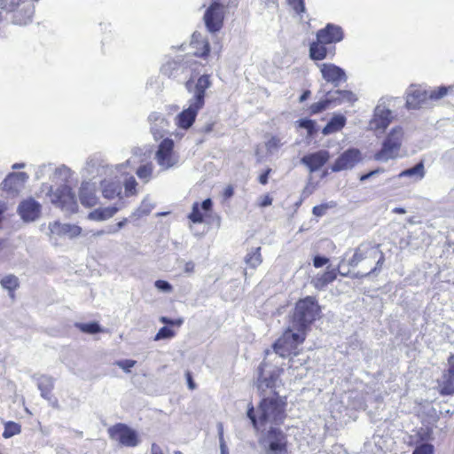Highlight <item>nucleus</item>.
<instances>
[{
	"mask_svg": "<svg viewBox=\"0 0 454 454\" xmlns=\"http://www.w3.org/2000/svg\"><path fill=\"white\" fill-rule=\"evenodd\" d=\"M282 369L270 364L266 359L258 367L257 389L261 395H264L269 389L272 395L262 397L257 409L258 418L254 415L253 406L247 410V417L255 430H259L260 427L268 423L279 425L286 418V397L278 395L275 390Z\"/></svg>",
	"mask_w": 454,
	"mask_h": 454,
	"instance_id": "f257e3e1",
	"label": "nucleus"
},
{
	"mask_svg": "<svg viewBox=\"0 0 454 454\" xmlns=\"http://www.w3.org/2000/svg\"><path fill=\"white\" fill-rule=\"evenodd\" d=\"M129 160L125 163L109 166L98 163L96 160H90L87 163V172L89 175L94 176H105V178L100 181L101 192L104 198L107 200H114L115 198L121 199L122 186L121 181L118 179L117 176H114L116 172H121L122 169L129 164Z\"/></svg>",
	"mask_w": 454,
	"mask_h": 454,
	"instance_id": "f03ea898",
	"label": "nucleus"
},
{
	"mask_svg": "<svg viewBox=\"0 0 454 454\" xmlns=\"http://www.w3.org/2000/svg\"><path fill=\"white\" fill-rule=\"evenodd\" d=\"M377 258L378 260L375 266L371 268L369 271L364 273L356 272L354 274L353 278H364L372 274H376L381 270L385 261L384 254L378 248V247H375L371 243H363L359 245L355 249L353 256L347 261L348 266L355 268L364 262L365 264H372V262Z\"/></svg>",
	"mask_w": 454,
	"mask_h": 454,
	"instance_id": "7ed1b4c3",
	"label": "nucleus"
},
{
	"mask_svg": "<svg viewBox=\"0 0 454 454\" xmlns=\"http://www.w3.org/2000/svg\"><path fill=\"white\" fill-rule=\"evenodd\" d=\"M305 338V332L296 330L289 325L283 335L273 344V351L267 350L266 356H269L274 353L283 358L290 357L289 361L293 362L291 356L298 355V347L304 341Z\"/></svg>",
	"mask_w": 454,
	"mask_h": 454,
	"instance_id": "20e7f679",
	"label": "nucleus"
},
{
	"mask_svg": "<svg viewBox=\"0 0 454 454\" xmlns=\"http://www.w3.org/2000/svg\"><path fill=\"white\" fill-rule=\"evenodd\" d=\"M318 312L319 306L316 298L307 296L296 303L290 325L293 328L306 333L315 321Z\"/></svg>",
	"mask_w": 454,
	"mask_h": 454,
	"instance_id": "39448f33",
	"label": "nucleus"
},
{
	"mask_svg": "<svg viewBox=\"0 0 454 454\" xmlns=\"http://www.w3.org/2000/svg\"><path fill=\"white\" fill-rule=\"evenodd\" d=\"M265 446L266 454H291L286 434L279 428L270 427L260 440Z\"/></svg>",
	"mask_w": 454,
	"mask_h": 454,
	"instance_id": "423d86ee",
	"label": "nucleus"
},
{
	"mask_svg": "<svg viewBox=\"0 0 454 454\" xmlns=\"http://www.w3.org/2000/svg\"><path fill=\"white\" fill-rule=\"evenodd\" d=\"M48 194L51 196V203L66 214H73L77 211L78 204L75 194L70 186L63 184L57 188L55 192H52L51 187Z\"/></svg>",
	"mask_w": 454,
	"mask_h": 454,
	"instance_id": "0eeeda50",
	"label": "nucleus"
},
{
	"mask_svg": "<svg viewBox=\"0 0 454 454\" xmlns=\"http://www.w3.org/2000/svg\"><path fill=\"white\" fill-rule=\"evenodd\" d=\"M186 90L192 94V98L188 103L193 104L195 106L203 108L205 105L206 90L212 86L209 74L200 75L194 82L190 78L184 84Z\"/></svg>",
	"mask_w": 454,
	"mask_h": 454,
	"instance_id": "6e6552de",
	"label": "nucleus"
},
{
	"mask_svg": "<svg viewBox=\"0 0 454 454\" xmlns=\"http://www.w3.org/2000/svg\"><path fill=\"white\" fill-rule=\"evenodd\" d=\"M196 65L197 62L192 58L179 56L165 62L160 67V72L169 78L176 79L184 74L188 70L195 71L193 66Z\"/></svg>",
	"mask_w": 454,
	"mask_h": 454,
	"instance_id": "1a4fd4ad",
	"label": "nucleus"
},
{
	"mask_svg": "<svg viewBox=\"0 0 454 454\" xmlns=\"http://www.w3.org/2000/svg\"><path fill=\"white\" fill-rule=\"evenodd\" d=\"M111 439L126 447H136L139 443L137 433L126 424L118 423L108 429Z\"/></svg>",
	"mask_w": 454,
	"mask_h": 454,
	"instance_id": "9d476101",
	"label": "nucleus"
},
{
	"mask_svg": "<svg viewBox=\"0 0 454 454\" xmlns=\"http://www.w3.org/2000/svg\"><path fill=\"white\" fill-rule=\"evenodd\" d=\"M174 142L172 139L165 138L159 145L155 153V160L162 170L169 169L178 162L177 157L174 153Z\"/></svg>",
	"mask_w": 454,
	"mask_h": 454,
	"instance_id": "9b49d317",
	"label": "nucleus"
},
{
	"mask_svg": "<svg viewBox=\"0 0 454 454\" xmlns=\"http://www.w3.org/2000/svg\"><path fill=\"white\" fill-rule=\"evenodd\" d=\"M223 5L217 1H213L204 14V21L207 29L210 33H215L219 31L223 24Z\"/></svg>",
	"mask_w": 454,
	"mask_h": 454,
	"instance_id": "f8f14e48",
	"label": "nucleus"
},
{
	"mask_svg": "<svg viewBox=\"0 0 454 454\" xmlns=\"http://www.w3.org/2000/svg\"><path fill=\"white\" fill-rule=\"evenodd\" d=\"M406 107L408 109L430 107L428 90L421 85L411 84L406 90Z\"/></svg>",
	"mask_w": 454,
	"mask_h": 454,
	"instance_id": "ddd939ff",
	"label": "nucleus"
},
{
	"mask_svg": "<svg viewBox=\"0 0 454 454\" xmlns=\"http://www.w3.org/2000/svg\"><path fill=\"white\" fill-rule=\"evenodd\" d=\"M362 159V153L359 149L348 148L338 156L331 169L333 172L352 169Z\"/></svg>",
	"mask_w": 454,
	"mask_h": 454,
	"instance_id": "4468645a",
	"label": "nucleus"
},
{
	"mask_svg": "<svg viewBox=\"0 0 454 454\" xmlns=\"http://www.w3.org/2000/svg\"><path fill=\"white\" fill-rule=\"evenodd\" d=\"M393 119L392 112L386 106L380 103L374 109L373 118L369 126L372 130L384 131Z\"/></svg>",
	"mask_w": 454,
	"mask_h": 454,
	"instance_id": "2eb2a0df",
	"label": "nucleus"
},
{
	"mask_svg": "<svg viewBox=\"0 0 454 454\" xmlns=\"http://www.w3.org/2000/svg\"><path fill=\"white\" fill-rule=\"evenodd\" d=\"M42 206L33 198L22 200L18 207V213L24 222H34L41 215Z\"/></svg>",
	"mask_w": 454,
	"mask_h": 454,
	"instance_id": "dca6fc26",
	"label": "nucleus"
},
{
	"mask_svg": "<svg viewBox=\"0 0 454 454\" xmlns=\"http://www.w3.org/2000/svg\"><path fill=\"white\" fill-rule=\"evenodd\" d=\"M318 67L323 78L335 87H338L341 82L347 81L346 73L340 67L331 63H324Z\"/></svg>",
	"mask_w": 454,
	"mask_h": 454,
	"instance_id": "f3484780",
	"label": "nucleus"
},
{
	"mask_svg": "<svg viewBox=\"0 0 454 454\" xmlns=\"http://www.w3.org/2000/svg\"><path fill=\"white\" fill-rule=\"evenodd\" d=\"M330 159V153L327 150H319L317 152L304 155L301 162L308 167L310 173L320 169Z\"/></svg>",
	"mask_w": 454,
	"mask_h": 454,
	"instance_id": "a211bd4d",
	"label": "nucleus"
},
{
	"mask_svg": "<svg viewBox=\"0 0 454 454\" xmlns=\"http://www.w3.org/2000/svg\"><path fill=\"white\" fill-rule=\"evenodd\" d=\"M343 30L340 26L327 24L325 27L318 30L317 38L323 43H334L343 39Z\"/></svg>",
	"mask_w": 454,
	"mask_h": 454,
	"instance_id": "6ab92c4d",
	"label": "nucleus"
},
{
	"mask_svg": "<svg viewBox=\"0 0 454 454\" xmlns=\"http://www.w3.org/2000/svg\"><path fill=\"white\" fill-rule=\"evenodd\" d=\"M79 198L81 204L86 207H92L98 203L96 194V184L91 182H82L80 187Z\"/></svg>",
	"mask_w": 454,
	"mask_h": 454,
	"instance_id": "aec40b11",
	"label": "nucleus"
},
{
	"mask_svg": "<svg viewBox=\"0 0 454 454\" xmlns=\"http://www.w3.org/2000/svg\"><path fill=\"white\" fill-rule=\"evenodd\" d=\"M201 107L195 106L192 103H188V107L184 109L176 118V125L184 129H188L192 126Z\"/></svg>",
	"mask_w": 454,
	"mask_h": 454,
	"instance_id": "412c9836",
	"label": "nucleus"
},
{
	"mask_svg": "<svg viewBox=\"0 0 454 454\" xmlns=\"http://www.w3.org/2000/svg\"><path fill=\"white\" fill-rule=\"evenodd\" d=\"M49 229L52 234L67 236L71 239L75 238L82 233V228L80 226L71 223H60L59 222L50 223Z\"/></svg>",
	"mask_w": 454,
	"mask_h": 454,
	"instance_id": "4be33fe9",
	"label": "nucleus"
},
{
	"mask_svg": "<svg viewBox=\"0 0 454 454\" xmlns=\"http://www.w3.org/2000/svg\"><path fill=\"white\" fill-rule=\"evenodd\" d=\"M328 101L334 106L344 103H354L357 100L356 96L350 90H337L333 92H327Z\"/></svg>",
	"mask_w": 454,
	"mask_h": 454,
	"instance_id": "5701e85b",
	"label": "nucleus"
},
{
	"mask_svg": "<svg viewBox=\"0 0 454 454\" xmlns=\"http://www.w3.org/2000/svg\"><path fill=\"white\" fill-rule=\"evenodd\" d=\"M191 43L195 49V56L206 58L209 54L210 44L207 39L202 38L200 33H193Z\"/></svg>",
	"mask_w": 454,
	"mask_h": 454,
	"instance_id": "b1692460",
	"label": "nucleus"
},
{
	"mask_svg": "<svg viewBox=\"0 0 454 454\" xmlns=\"http://www.w3.org/2000/svg\"><path fill=\"white\" fill-rule=\"evenodd\" d=\"M399 151L398 147L383 142L381 149L374 155V159L379 161L387 162L389 160L397 158Z\"/></svg>",
	"mask_w": 454,
	"mask_h": 454,
	"instance_id": "393cba45",
	"label": "nucleus"
},
{
	"mask_svg": "<svg viewBox=\"0 0 454 454\" xmlns=\"http://www.w3.org/2000/svg\"><path fill=\"white\" fill-rule=\"evenodd\" d=\"M450 368L448 373L443 376L442 393L445 395L454 394V355L449 358Z\"/></svg>",
	"mask_w": 454,
	"mask_h": 454,
	"instance_id": "a878e982",
	"label": "nucleus"
},
{
	"mask_svg": "<svg viewBox=\"0 0 454 454\" xmlns=\"http://www.w3.org/2000/svg\"><path fill=\"white\" fill-rule=\"evenodd\" d=\"M38 389L41 396L46 400H50L51 393L54 387V379L48 375H41L36 379Z\"/></svg>",
	"mask_w": 454,
	"mask_h": 454,
	"instance_id": "bb28decb",
	"label": "nucleus"
},
{
	"mask_svg": "<svg viewBox=\"0 0 454 454\" xmlns=\"http://www.w3.org/2000/svg\"><path fill=\"white\" fill-rule=\"evenodd\" d=\"M337 278L336 270L333 269L331 270H327L323 274H317L313 279L312 284L317 289H323L328 284L333 282Z\"/></svg>",
	"mask_w": 454,
	"mask_h": 454,
	"instance_id": "cd10ccee",
	"label": "nucleus"
},
{
	"mask_svg": "<svg viewBox=\"0 0 454 454\" xmlns=\"http://www.w3.org/2000/svg\"><path fill=\"white\" fill-rule=\"evenodd\" d=\"M425 176V168L422 161L417 163L412 168L402 171L397 177H409L411 181L416 182L421 180Z\"/></svg>",
	"mask_w": 454,
	"mask_h": 454,
	"instance_id": "c85d7f7f",
	"label": "nucleus"
},
{
	"mask_svg": "<svg viewBox=\"0 0 454 454\" xmlns=\"http://www.w3.org/2000/svg\"><path fill=\"white\" fill-rule=\"evenodd\" d=\"M346 124V118L342 114L334 115L328 123L325 126L322 130V133L325 136L330 135L332 133L337 132L340 130Z\"/></svg>",
	"mask_w": 454,
	"mask_h": 454,
	"instance_id": "c756f323",
	"label": "nucleus"
},
{
	"mask_svg": "<svg viewBox=\"0 0 454 454\" xmlns=\"http://www.w3.org/2000/svg\"><path fill=\"white\" fill-rule=\"evenodd\" d=\"M325 44L327 43L320 42L317 39V42H313L309 46V56L312 59L322 60L327 55V49Z\"/></svg>",
	"mask_w": 454,
	"mask_h": 454,
	"instance_id": "7c9ffc66",
	"label": "nucleus"
},
{
	"mask_svg": "<svg viewBox=\"0 0 454 454\" xmlns=\"http://www.w3.org/2000/svg\"><path fill=\"white\" fill-rule=\"evenodd\" d=\"M403 137V130L401 127H395L391 129V131L387 134L383 142L387 144L393 145L399 149L402 145V141Z\"/></svg>",
	"mask_w": 454,
	"mask_h": 454,
	"instance_id": "2f4dec72",
	"label": "nucleus"
},
{
	"mask_svg": "<svg viewBox=\"0 0 454 454\" xmlns=\"http://www.w3.org/2000/svg\"><path fill=\"white\" fill-rule=\"evenodd\" d=\"M72 175V170L67 166L62 165L55 169L52 176V181L67 183L69 181Z\"/></svg>",
	"mask_w": 454,
	"mask_h": 454,
	"instance_id": "473e14b6",
	"label": "nucleus"
},
{
	"mask_svg": "<svg viewBox=\"0 0 454 454\" xmlns=\"http://www.w3.org/2000/svg\"><path fill=\"white\" fill-rule=\"evenodd\" d=\"M261 247L252 248L245 257V262L252 268H256L262 263Z\"/></svg>",
	"mask_w": 454,
	"mask_h": 454,
	"instance_id": "72a5a7b5",
	"label": "nucleus"
},
{
	"mask_svg": "<svg viewBox=\"0 0 454 454\" xmlns=\"http://www.w3.org/2000/svg\"><path fill=\"white\" fill-rule=\"evenodd\" d=\"M453 88H454V86H450V87L440 86L436 89L428 90V98H429V102H430V106H432L433 102L442 98L444 96H446L448 91L452 90Z\"/></svg>",
	"mask_w": 454,
	"mask_h": 454,
	"instance_id": "f704fd0d",
	"label": "nucleus"
},
{
	"mask_svg": "<svg viewBox=\"0 0 454 454\" xmlns=\"http://www.w3.org/2000/svg\"><path fill=\"white\" fill-rule=\"evenodd\" d=\"M124 193L126 197L136 195L137 182L133 176H126L123 180Z\"/></svg>",
	"mask_w": 454,
	"mask_h": 454,
	"instance_id": "c9c22d12",
	"label": "nucleus"
},
{
	"mask_svg": "<svg viewBox=\"0 0 454 454\" xmlns=\"http://www.w3.org/2000/svg\"><path fill=\"white\" fill-rule=\"evenodd\" d=\"M1 286L10 292L11 297H13L12 292L19 286V279L14 275L5 276L1 280Z\"/></svg>",
	"mask_w": 454,
	"mask_h": 454,
	"instance_id": "e433bc0d",
	"label": "nucleus"
},
{
	"mask_svg": "<svg viewBox=\"0 0 454 454\" xmlns=\"http://www.w3.org/2000/svg\"><path fill=\"white\" fill-rule=\"evenodd\" d=\"M153 171V164L152 163H146V164L141 165L137 169L136 173H137V176H138V178L140 180L144 181L145 183H148L149 180L152 177Z\"/></svg>",
	"mask_w": 454,
	"mask_h": 454,
	"instance_id": "4c0bfd02",
	"label": "nucleus"
},
{
	"mask_svg": "<svg viewBox=\"0 0 454 454\" xmlns=\"http://www.w3.org/2000/svg\"><path fill=\"white\" fill-rule=\"evenodd\" d=\"M75 326L82 333L94 334L101 332V327L97 322L77 323Z\"/></svg>",
	"mask_w": 454,
	"mask_h": 454,
	"instance_id": "58836bf2",
	"label": "nucleus"
},
{
	"mask_svg": "<svg viewBox=\"0 0 454 454\" xmlns=\"http://www.w3.org/2000/svg\"><path fill=\"white\" fill-rule=\"evenodd\" d=\"M20 433V426L18 423L9 421L4 425L3 436L4 438H11Z\"/></svg>",
	"mask_w": 454,
	"mask_h": 454,
	"instance_id": "ea45409f",
	"label": "nucleus"
},
{
	"mask_svg": "<svg viewBox=\"0 0 454 454\" xmlns=\"http://www.w3.org/2000/svg\"><path fill=\"white\" fill-rule=\"evenodd\" d=\"M153 208V204L149 200V198H145L143 200L140 207L134 213L135 215L140 217L143 215H149Z\"/></svg>",
	"mask_w": 454,
	"mask_h": 454,
	"instance_id": "a19ab883",
	"label": "nucleus"
},
{
	"mask_svg": "<svg viewBox=\"0 0 454 454\" xmlns=\"http://www.w3.org/2000/svg\"><path fill=\"white\" fill-rule=\"evenodd\" d=\"M188 218L193 223H200L203 222V214L198 202L193 203L192 212L189 214Z\"/></svg>",
	"mask_w": 454,
	"mask_h": 454,
	"instance_id": "79ce46f5",
	"label": "nucleus"
},
{
	"mask_svg": "<svg viewBox=\"0 0 454 454\" xmlns=\"http://www.w3.org/2000/svg\"><path fill=\"white\" fill-rule=\"evenodd\" d=\"M27 179V176L26 173L24 172H20V173H13V174H11L9 175L4 181V189H11V184L15 181V180H20L21 182H24Z\"/></svg>",
	"mask_w": 454,
	"mask_h": 454,
	"instance_id": "37998d69",
	"label": "nucleus"
},
{
	"mask_svg": "<svg viewBox=\"0 0 454 454\" xmlns=\"http://www.w3.org/2000/svg\"><path fill=\"white\" fill-rule=\"evenodd\" d=\"M283 145V143L281 142V139L278 137H271L267 142H266V149L270 153H273L277 152L281 146Z\"/></svg>",
	"mask_w": 454,
	"mask_h": 454,
	"instance_id": "c03bdc74",
	"label": "nucleus"
},
{
	"mask_svg": "<svg viewBox=\"0 0 454 454\" xmlns=\"http://www.w3.org/2000/svg\"><path fill=\"white\" fill-rule=\"evenodd\" d=\"M175 334L176 333L172 329L168 328V326H163L154 336V340L171 339L175 336Z\"/></svg>",
	"mask_w": 454,
	"mask_h": 454,
	"instance_id": "a18cd8bd",
	"label": "nucleus"
},
{
	"mask_svg": "<svg viewBox=\"0 0 454 454\" xmlns=\"http://www.w3.org/2000/svg\"><path fill=\"white\" fill-rule=\"evenodd\" d=\"M298 122L301 128L307 129L309 136H313L316 133V122L310 119H301Z\"/></svg>",
	"mask_w": 454,
	"mask_h": 454,
	"instance_id": "49530a36",
	"label": "nucleus"
},
{
	"mask_svg": "<svg viewBox=\"0 0 454 454\" xmlns=\"http://www.w3.org/2000/svg\"><path fill=\"white\" fill-rule=\"evenodd\" d=\"M331 105L330 101H328V96L326 95V98L321 100L319 102L314 103L310 106L311 114H318L322 111L325 110Z\"/></svg>",
	"mask_w": 454,
	"mask_h": 454,
	"instance_id": "de8ad7c7",
	"label": "nucleus"
},
{
	"mask_svg": "<svg viewBox=\"0 0 454 454\" xmlns=\"http://www.w3.org/2000/svg\"><path fill=\"white\" fill-rule=\"evenodd\" d=\"M23 0H0V8L12 12Z\"/></svg>",
	"mask_w": 454,
	"mask_h": 454,
	"instance_id": "09e8293b",
	"label": "nucleus"
},
{
	"mask_svg": "<svg viewBox=\"0 0 454 454\" xmlns=\"http://www.w3.org/2000/svg\"><path fill=\"white\" fill-rule=\"evenodd\" d=\"M154 286L159 291L163 293H171L173 291V286L166 280H156Z\"/></svg>",
	"mask_w": 454,
	"mask_h": 454,
	"instance_id": "8fccbe9b",
	"label": "nucleus"
},
{
	"mask_svg": "<svg viewBox=\"0 0 454 454\" xmlns=\"http://www.w3.org/2000/svg\"><path fill=\"white\" fill-rule=\"evenodd\" d=\"M412 454H434V446L429 443H423L417 447Z\"/></svg>",
	"mask_w": 454,
	"mask_h": 454,
	"instance_id": "3c124183",
	"label": "nucleus"
},
{
	"mask_svg": "<svg viewBox=\"0 0 454 454\" xmlns=\"http://www.w3.org/2000/svg\"><path fill=\"white\" fill-rule=\"evenodd\" d=\"M136 363L137 362L135 360L125 359L117 361L116 365L121 368L124 372H130V369L135 366Z\"/></svg>",
	"mask_w": 454,
	"mask_h": 454,
	"instance_id": "603ef678",
	"label": "nucleus"
},
{
	"mask_svg": "<svg viewBox=\"0 0 454 454\" xmlns=\"http://www.w3.org/2000/svg\"><path fill=\"white\" fill-rule=\"evenodd\" d=\"M288 2L297 14L305 12L304 0H288Z\"/></svg>",
	"mask_w": 454,
	"mask_h": 454,
	"instance_id": "864d4df0",
	"label": "nucleus"
},
{
	"mask_svg": "<svg viewBox=\"0 0 454 454\" xmlns=\"http://www.w3.org/2000/svg\"><path fill=\"white\" fill-rule=\"evenodd\" d=\"M159 320L160 323L167 325L181 326L184 323L183 318L171 319V318H168V317H164V316L160 317Z\"/></svg>",
	"mask_w": 454,
	"mask_h": 454,
	"instance_id": "5fc2aeb1",
	"label": "nucleus"
},
{
	"mask_svg": "<svg viewBox=\"0 0 454 454\" xmlns=\"http://www.w3.org/2000/svg\"><path fill=\"white\" fill-rule=\"evenodd\" d=\"M88 218L90 220H93V221H104L105 216L103 215L102 208H97V209L91 211L88 215Z\"/></svg>",
	"mask_w": 454,
	"mask_h": 454,
	"instance_id": "6e6d98bb",
	"label": "nucleus"
},
{
	"mask_svg": "<svg viewBox=\"0 0 454 454\" xmlns=\"http://www.w3.org/2000/svg\"><path fill=\"white\" fill-rule=\"evenodd\" d=\"M329 208V206L327 204H321L318 206H315L312 209L313 215L316 216H323L325 215L326 210Z\"/></svg>",
	"mask_w": 454,
	"mask_h": 454,
	"instance_id": "4d7b16f0",
	"label": "nucleus"
},
{
	"mask_svg": "<svg viewBox=\"0 0 454 454\" xmlns=\"http://www.w3.org/2000/svg\"><path fill=\"white\" fill-rule=\"evenodd\" d=\"M119 208L117 207H107L102 208L103 215L105 216V220L111 218L114 216L117 212Z\"/></svg>",
	"mask_w": 454,
	"mask_h": 454,
	"instance_id": "13d9d810",
	"label": "nucleus"
},
{
	"mask_svg": "<svg viewBox=\"0 0 454 454\" xmlns=\"http://www.w3.org/2000/svg\"><path fill=\"white\" fill-rule=\"evenodd\" d=\"M328 258L321 255H316L313 259V265L316 268H320L328 262Z\"/></svg>",
	"mask_w": 454,
	"mask_h": 454,
	"instance_id": "bf43d9fd",
	"label": "nucleus"
},
{
	"mask_svg": "<svg viewBox=\"0 0 454 454\" xmlns=\"http://www.w3.org/2000/svg\"><path fill=\"white\" fill-rule=\"evenodd\" d=\"M219 440H220L221 454H229L228 448L223 440V433L222 426L220 427V429H219Z\"/></svg>",
	"mask_w": 454,
	"mask_h": 454,
	"instance_id": "052dcab7",
	"label": "nucleus"
},
{
	"mask_svg": "<svg viewBox=\"0 0 454 454\" xmlns=\"http://www.w3.org/2000/svg\"><path fill=\"white\" fill-rule=\"evenodd\" d=\"M383 172H384V169L380 168H379L377 169H374V170H372V171H370V172H368V173H366L364 175H362L360 176V181L364 182V181L368 180L369 178H371V177H372V176H376V175H378L380 173H383Z\"/></svg>",
	"mask_w": 454,
	"mask_h": 454,
	"instance_id": "680f3d73",
	"label": "nucleus"
},
{
	"mask_svg": "<svg viewBox=\"0 0 454 454\" xmlns=\"http://www.w3.org/2000/svg\"><path fill=\"white\" fill-rule=\"evenodd\" d=\"M345 262H346V258H345V257H343V258L340 260V263H339V265H338V268H337V269H335V270H336L337 274L339 273V274H340V275H341V276L347 277V276H348V274H349V270H344V264H345Z\"/></svg>",
	"mask_w": 454,
	"mask_h": 454,
	"instance_id": "e2e57ef3",
	"label": "nucleus"
},
{
	"mask_svg": "<svg viewBox=\"0 0 454 454\" xmlns=\"http://www.w3.org/2000/svg\"><path fill=\"white\" fill-rule=\"evenodd\" d=\"M212 206H213V202H212L211 199H206V200L201 203V205H200V208H201V210H203L205 213H207L208 211H210V210H211Z\"/></svg>",
	"mask_w": 454,
	"mask_h": 454,
	"instance_id": "0e129e2a",
	"label": "nucleus"
},
{
	"mask_svg": "<svg viewBox=\"0 0 454 454\" xmlns=\"http://www.w3.org/2000/svg\"><path fill=\"white\" fill-rule=\"evenodd\" d=\"M194 269H195V264L193 262L190 261V262H186L184 263V271L187 274H192L194 272Z\"/></svg>",
	"mask_w": 454,
	"mask_h": 454,
	"instance_id": "69168bd1",
	"label": "nucleus"
},
{
	"mask_svg": "<svg viewBox=\"0 0 454 454\" xmlns=\"http://www.w3.org/2000/svg\"><path fill=\"white\" fill-rule=\"evenodd\" d=\"M271 172V169L270 168H267L265 170L264 173H262L260 176H259V182L260 184H266L268 183V177H269V175L270 173Z\"/></svg>",
	"mask_w": 454,
	"mask_h": 454,
	"instance_id": "338daca9",
	"label": "nucleus"
},
{
	"mask_svg": "<svg viewBox=\"0 0 454 454\" xmlns=\"http://www.w3.org/2000/svg\"><path fill=\"white\" fill-rule=\"evenodd\" d=\"M151 454H163V451L158 444L153 443L151 447Z\"/></svg>",
	"mask_w": 454,
	"mask_h": 454,
	"instance_id": "774afa93",
	"label": "nucleus"
}]
</instances>
